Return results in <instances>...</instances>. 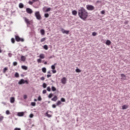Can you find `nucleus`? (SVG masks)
Wrapping results in <instances>:
<instances>
[{
  "instance_id": "obj_44",
  "label": "nucleus",
  "mask_w": 130,
  "mask_h": 130,
  "mask_svg": "<svg viewBox=\"0 0 130 130\" xmlns=\"http://www.w3.org/2000/svg\"><path fill=\"white\" fill-rule=\"evenodd\" d=\"M61 102H66V99L64 98H61Z\"/></svg>"
},
{
  "instance_id": "obj_9",
  "label": "nucleus",
  "mask_w": 130,
  "mask_h": 130,
  "mask_svg": "<svg viewBox=\"0 0 130 130\" xmlns=\"http://www.w3.org/2000/svg\"><path fill=\"white\" fill-rule=\"evenodd\" d=\"M120 77H121V79L122 80H126V76L124 74L122 73V74H120Z\"/></svg>"
},
{
  "instance_id": "obj_51",
  "label": "nucleus",
  "mask_w": 130,
  "mask_h": 130,
  "mask_svg": "<svg viewBox=\"0 0 130 130\" xmlns=\"http://www.w3.org/2000/svg\"><path fill=\"white\" fill-rule=\"evenodd\" d=\"M33 117H34V114H30L29 115V117H30V118H33Z\"/></svg>"
},
{
  "instance_id": "obj_21",
  "label": "nucleus",
  "mask_w": 130,
  "mask_h": 130,
  "mask_svg": "<svg viewBox=\"0 0 130 130\" xmlns=\"http://www.w3.org/2000/svg\"><path fill=\"white\" fill-rule=\"evenodd\" d=\"M40 59H42L45 58V55H44V54H43V53L40 54Z\"/></svg>"
},
{
  "instance_id": "obj_30",
  "label": "nucleus",
  "mask_w": 130,
  "mask_h": 130,
  "mask_svg": "<svg viewBox=\"0 0 130 130\" xmlns=\"http://www.w3.org/2000/svg\"><path fill=\"white\" fill-rule=\"evenodd\" d=\"M44 16H45V18H48L49 17V14L48 13H45Z\"/></svg>"
},
{
  "instance_id": "obj_61",
  "label": "nucleus",
  "mask_w": 130,
  "mask_h": 130,
  "mask_svg": "<svg viewBox=\"0 0 130 130\" xmlns=\"http://www.w3.org/2000/svg\"><path fill=\"white\" fill-rule=\"evenodd\" d=\"M44 64H46V65L47 64V61H45V62H44Z\"/></svg>"
},
{
  "instance_id": "obj_36",
  "label": "nucleus",
  "mask_w": 130,
  "mask_h": 130,
  "mask_svg": "<svg viewBox=\"0 0 130 130\" xmlns=\"http://www.w3.org/2000/svg\"><path fill=\"white\" fill-rule=\"evenodd\" d=\"M17 64H18V63H17V61H14V62H13V66H14V67L17 66Z\"/></svg>"
},
{
  "instance_id": "obj_55",
  "label": "nucleus",
  "mask_w": 130,
  "mask_h": 130,
  "mask_svg": "<svg viewBox=\"0 0 130 130\" xmlns=\"http://www.w3.org/2000/svg\"><path fill=\"white\" fill-rule=\"evenodd\" d=\"M52 72H53V74H55L56 73V70H52Z\"/></svg>"
},
{
  "instance_id": "obj_10",
  "label": "nucleus",
  "mask_w": 130,
  "mask_h": 130,
  "mask_svg": "<svg viewBox=\"0 0 130 130\" xmlns=\"http://www.w3.org/2000/svg\"><path fill=\"white\" fill-rule=\"evenodd\" d=\"M26 11L29 14H31L33 13V11L30 8H26Z\"/></svg>"
},
{
  "instance_id": "obj_59",
  "label": "nucleus",
  "mask_w": 130,
  "mask_h": 130,
  "mask_svg": "<svg viewBox=\"0 0 130 130\" xmlns=\"http://www.w3.org/2000/svg\"><path fill=\"white\" fill-rule=\"evenodd\" d=\"M96 4L101 3V2L100 1H97L96 2Z\"/></svg>"
},
{
  "instance_id": "obj_15",
  "label": "nucleus",
  "mask_w": 130,
  "mask_h": 130,
  "mask_svg": "<svg viewBox=\"0 0 130 130\" xmlns=\"http://www.w3.org/2000/svg\"><path fill=\"white\" fill-rule=\"evenodd\" d=\"M52 101L56 102L57 100V96L56 95H55L52 99H51Z\"/></svg>"
},
{
  "instance_id": "obj_48",
  "label": "nucleus",
  "mask_w": 130,
  "mask_h": 130,
  "mask_svg": "<svg viewBox=\"0 0 130 130\" xmlns=\"http://www.w3.org/2000/svg\"><path fill=\"white\" fill-rule=\"evenodd\" d=\"M52 107L53 108H56V105H55V104L52 105Z\"/></svg>"
},
{
  "instance_id": "obj_23",
  "label": "nucleus",
  "mask_w": 130,
  "mask_h": 130,
  "mask_svg": "<svg viewBox=\"0 0 130 130\" xmlns=\"http://www.w3.org/2000/svg\"><path fill=\"white\" fill-rule=\"evenodd\" d=\"M15 77L16 78H19V77H20L19 74L18 72H16L15 74Z\"/></svg>"
},
{
  "instance_id": "obj_33",
  "label": "nucleus",
  "mask_w": 130,
  "mask_h": 130,
  "mask_svg": "<svg viewBox=\"0 0 130 130\" xmlns=\"http://www.w3.org/2000/svg\"><path fill=\"white\" fill-rule=\"evenodd\" d=\"M97 35V32L94 31L92 32V36L93 37H95Z\"/></svg>"
},
{
  "instance_id": "obj_41",
  "label": "nucleus",
  "mask_w": 130,
  "mask_h": 130,
  "mask_svg": "<svg viewBox=\"0 0 130 130\" xmlns=\"http://www.w3.org/2000/svg\"><path fill=\"white\" fill-rule=\"evenodd\" d=\"M47 91H48L49 92L51 91V88L50 86L47 87Z\"/></svg>"
},
{
  "instance_id": "obj_11",
  "label": "nucleus",
  "mask_w": 130,
  "mask_h": 130,
  "mask_svg": "<svg viewBox=\"0 0 130 130\" xmlns=\"http://www.w3.org/2000/svg\"><path fill=\"white\" fill-rule=\"evenodd\" d=\"M24 115V112H18L17 116L19 117H22Z\"/></svg>"
},
{
  "instance_id": "obj_24",
  "label": "nucleus",
  "mask_w": 130,
  "mask_h": 130,
  "mask_svg": "<svg viewBox=\"0 0 130 130\" xmlns=\"http://www.w3.org/2000/svg\"><path fill=\"white\" fill-rule=\"evenodd\" d=\"M61 104V101H57V103H56V106H58Z\"/></svg>"
},
{
  "instance_id": "obj_31",
  "label": "nucleus",
  "mask_w": 130,
  "mask_h": 130,
  "mask_svg": "<svg viewBox=\"0 0 130 130\" xmlns=\"http://www.w3.org/2000/svg\"><path fill=\"white\" fill-rule=\"evenodd\" d=\"M52 91H56V88L54 86H52Z\"/></svg>"
},
{
  "instance_id": "obj_64",
  "label": "nucleus",
  "mask_w": 130,
  "mask_h": 130,
  "mask_svg": "<svg viewBox=\"0 0 130 130\" xmlns=\"http://www.w3.org/2000/svg\"><path fill=\"white\" fill-rule=\"evenodd\" d=\"M21 77H24L23 74H21Z\"/></svg>"
},
{
  "instance_id": "obj_14",
  "label": "nucleus",
  "mask_w": 130,
  "mask_h": 130,
  "mask_svg": "<svg viewBox=\"0 0 130 130\" xmlns=\"http://www.w3.org/2000/svg\"><path fill=\"white\" fill-rule=\"evenodd\" d=\"M40 32H41V35L42 36H44V35L45 34V31L44 29H41V30H40Z\"/></svg>"
},
{
  "instance_id": "obj_40",
  "label": "nucleus",
  "mask_w": 130,
  "mask_h": 130,
  "mask_svg": "<svg viewBox=\"0 0 130 130\" xmlns=\"http://www.w3.org/2000/svg\"><path fill=\"white\" fill-rule=\"evenodd\" d=\"M7 71H8V68L7 67H5L4 69L3 73H6Z\"/></svg>"
},
{
  "instance_id": "obj_39",
  "label": "nucleus",
  "mask_w": 130,
  "mask_h": 130,
  "mask_svg": "<svg viewBox=\"0 0 130 130\" xmlns=\"http://www.w3.org/2000/svg\"><path fill=\"white\" fill-rule=\"evenodd\" d=\"M37 61H38V63H41V62H42V60H41V59L39 58V59H37Z\"/></svg>"
},
{
  "instance_id": "obj_6",
  "label": "nucleus",
  "mask_w": 130,
  "mask_h": 130,
  "mask_svg": "<svg viewBox=\"0 0 130 130\" xmlns=\"http://www.w3.org/2000/svg\"><path fill=\"white\" fill-rule=\"evenodd\" d=\"M15 40L17 42H23L24 40L23 38H21L18 36H15Z\"/></svg>"
},
{
  "instance_id": "obj_17",
  "label": "nucleus",
  "mask_w": 130,
  "mask_h": 130,
  "mask_svg": "<svg viewBox=\"0 0 130 130\" xmlns=\"http://www.w3.org/2000/svg\"><path fill=\"white\" fill-rule=\"evenodd\" d=\"M77 13H78V12L76 10L72 11V15L76 16L77 15Z\"/></svg>"
},
{
  "instance_id": "obj_46",
  "label": "nucleus",
  "mask_w": 130,
  "mask_h": 130,
  "mask_svg": "<svg viewBox=\"0 0 130 130\" xmlns=\"http://www.w3.org/2000/svg\"><path fill=\"white\" fill-rule=\"evenodd\" d=\"M101 14L102 15H104L105 14V10H102L101 11Z\"/></svg>"
},
{
  "instance_id": "obj_5",
  "label": "nucleus",
  "mask_w": 130,
  "mask_h": 130,
  "mask_svg": "<svg viewBox=\"0 0 130 130\" xmlns=\"http://www.w3.org/2000/svg\"><path fill=\"white\" fill-rule=\"evenodd\" d=\"M86 9L88 11H93L94 10V7L92 5H86Z\"/></svg>"
},
{
  "instance_id": "obj_4",
  "label": "nucleus",
  "mask_w": 130,
  "mask_h": 130,
  "mask_svg": "<svg viewBox=\"0 0 130 130\" xmlns=\"http://www.w3.org/2000/svg\"><path fill=\"white\" fill-rule=\"evenodd\" d=\"M23 19L26 23L27 27H28L29 25L31 24V21L29 20V19H27L26 17H23Z\"/></svg>"
},
{
  "instance_id": "obj_16",
  "label": "nucleus",
  "mask_w": 130,
  "mask_h": 130,
  "mask_svg": "<svg viewBox=\"0 0 130 130\" xmlns=\"http://www.w3.org/2000/svg\"><path fill=\"white\" fill-rule=\"evenodd\" d=\"M21 61H22L24 62V61H25V60H26V57H25L24 56L22 55V56H21Z\"/></svg>"
},
{
  "instance_id": "obj_7",
  "label": "nucleus",
  "mask_w": 130,
  "mask_h": 130,
  "mask_svg": "<svg viewBox=\"0 0 130 130\" xmlns=\"http://www.w3.org/2000/svg\"><path fill=\"white\" fill-rule=\"evenodd\" d=\"M60 31H61V32H62V33H63V34H66V35H68L70 32L69 30H65L63 28H60Z\"/></svg>"
},
{
  "instance_id": "obj_42",
  "label": "nucleus",
  "mask_w": 130,
  "mask_h": 130,
  "mask_svg": "<svg viewBox=\"0 0 130 130\" xmlns=\"http://www.w3.org/2000/svg\"><path fill=\"white\" fill-rule=\"evenodd\" d=\"M4 118L3 116H0V122H2Z\"/></svg>"
},
{
  "instance_id": "obj_35",
  "label": "nucleus",
  "mask_w": 130,
  "mask_h": 130,
  "mask_svg": "<svg viewBox=\"0 0 130 130\" xmlns=\"http://www.w3.org/2000/svg\"><path fill=\"white\" fill-rule=\"evenodd\" d=\"M53 96V94L52 93L49 94V95H48V98L49 99H51Z\"/></svg>"
},
{
  "instance_id": "obj_37",
  "label": "nucleus",
  "mask_w": 130,
  "mask_h": 130,
  "mask_svg": "<svg viewBox=\"0 0 130 130\" xmlns=\"http://www.w3.org/2000/svg\"><path fill=\"white\" fill-rule=\"evenodd\" d=\"M47 86V85L45 83H43V87H44V88H46Z\"/></svg>"
},
{
  "instance_id": "obj_53",
  "label": "nucleus",
  "mask_w": 130,
  "mask_h": 130,
  "mask_svg": "<svg viewBox=\"0 0 130 130\" xmlns=\"http://www.w3.org/2000/svg\"><path fill=\"white\" fill-rule=\"evenodd\" d=\"M51 77V75H50V74L47 75V78H49Z\"/></svg>"
},
{
  "instance_id": "obj_13",
  "label": "nucleus",
  "mask_w": 130,
  "mask_h": 130,
  "mask_svg": "<svg viewBox=\"0 0 130 130\" xmlns=\"http://www.w3.org/2000/svg\"><path fill=\"white\" fill-rule=\"evenodd\" d=\"M128 108V106L126 105H123L122 106V110H126Z\"/></svg>"
},
{
  "instance_id": "obj_28",
  "label": "nucleus",
  "mask_w": 130,
  "mask_h": 130,
  "mask_svg": "<svg viewBox=\"0 0 130 130\" xmlns=\"http://www.w3.org/2000/svg\"><path fill=\"white\" fill-rule=\"evenodd\" d=\"M43 48H44V49L46 50H48V46L47 45H45Z\"/></svg>"
},
{
  "instance_id": "obj_50",
  "label": "nucleus",
  "mask_w": 130,
  "mask_h": 130,
  "mask_svg": "<svg viewBox=\"0 0 130 130\" xmlns=\"http://www.w3.org/2000/svg\"><path fill=\"white\" fill-rule=\"evenodd\" d=\"M34 2H31V1H29L28 2V4L30 5H32Z\"/></svg>"
},
{
  "instance_id": "obj_3",
  "label": "nucleus",
  "mask_w": 130,
  "mask_h": 130,
  "mask_svg": "<svg viewBox=\"0 0 130 130\" xmlns=\"http://www.w3.org/2000/svg\"><path fill=\"white\" fill-rule=\"evenodd\" d=\"M26 83V84H28L29 82L27 81V80H25L23 79H21L19 82L18 84L22 85Z\"/></svg>"
},
{
  "instance_id": "obj_34",
  "label": "nucleus",
  "mask_w": 130,
  "mask_h": 130,
  "mask_svg": "<svg viewBox=\"0 0 130 130\" xmlns=\"http://www.w3.org/2000/svg\"><path fill=\"white\" fill-rule=\"evenodd\" d=\"M42 100V99L41 98V95H39V97H38V101H41Z\"/></svg>"
},
{
  "instance_id": "obj_29",
  "label": "nucleus",
  "mask_w": 130,
  "mask_h": 130,
  "mask_svg": "<svg viewBox=\"0 0 130 130\" xmlns=\"http://www.w3.org/2000/svg\"><path fill=\"white\" fill-rule=\"evenodd\" d=\"M75 72L76 73H81V70L80 69H79V68H77L76 70H75Z\"/></svg>"
},
{
  "instance_id": "obj_63",
  "label": "nucleus",
  "mask_w": 130,
  "mask_h": 130,
  "mask_svg": "<svg viewBox=\"0 0 130 130\" xmlns=\"http://www.w3.org/2000/svg\"><path fill=\"white\" fill-rule=\"evenodd\" d=\"M2 52V50L1 49V47H0V53Z\"/></svg>"
},
{
  "instance_id": "obj_12",
  "label": "nucleus",
  "mask_w": 130,
  "mask_h": 130,
  "mask_svg": "<svg viewBox=\"0 0 130 130\" xmlns=\"http://www.w3.org/2000/svg\"><path fill=\"white\" fill-rule=\"evenodd\" d=\"M105 44L107 46H110L111 44V41L109 40H106Z\"/></svg>"
},
{
  "instance_id": "obj_56",
  "label": "nucleus",
  "mask_w": 130,
  "mask_h": 130,
  "mask_svg": "<svg viewBox=\"0 0 130 130\" xmlns=\"http://www.w3.org/2000/svg\"><path fill=\"white\" fill-rule=\"evenodd\" d=\"M40 5V3H39V4H38V6H35V8H36V9H38V8H39V6Z\"/></svg>"
},
{
  "instance_id": "obj_8",
  "label": "nucleus",
  "mask_w": 130,
  "mask_h": 130,
  "mask_svg": "<svg viewBox=\"0 0 130 130\" xmlns=\"http://www.w3.org/2000/svg\"><path fill=\"white\" fill-rule=\"evenodd\" d=\"M67 81V78H66V77H63L61 79V83L62 84H63V85L66 84Z\"/></svg>"
},
{
  "instance_id": "obj_49",
  "label": "nucleus",
  "mask_w": 130,
  "mask_h": 130,
  "mask_svg": "<svg viewBox=\"0 0 130 130\" xmlns=\"http://www.w3.org/2000/svg\"><path fill=\"white\" fill-rule=\"evenodd\" d=\"M23 98H24V99L26 100L27 98V95L26 94H24L23 95Z\"/></svg>"
},
{
  "instance_id": "obj_22",
  "label": "nucleus",
  "mask_w": 130,
  "mask_h": 130,
  "mask_svg": "<svg viewBox=\"0 0 130 130\" xmlns=\"http://www.w3.org/2000/svg\"><path fill=\"white\" fill-rule=\"evenodd\" d=\"M57 63H54V64L52 65V66H51V68H52V70H55V66H56Z\"/></svg>"
},
{
  "instance_id": "obj_18",
  "label": "nucleus",
  "mask_w": 130,
  "mask_h": 130,
  "mask_svg": "<svg viewBox=\"0 0 130 130\" xmlns=\"http://www.w3.org/2000/svg\"><path fill=\"white\" fill-rule=\"evenodd\" d=\"M46 116H47L48 118H51L52 115L48 113V111H47V112H46Z\"/></svg>"
},
{
  "instance_id": "obj_27",
  "label": "nucleus",
  "mask_w": 130,
  "mask_h": 130,
  "mask_svg": "<svg viewBox=\"0 0 130 130\" xmlns=\"http://www.w3.org/2000/svg\"><path fill=\"white\" fill-rule=\"evenodd\" d=\"M51 10V8L49 7L48 8H47V10L46 11H45V12L47 13L50 12Z\"/></svg>"
},
{
  "instance_id": "obj_45",
  "label": "nucleus",
  "mask_w": 130,
  "mask_h": 130,
  "mask_svg": "<svg viewBox=\"0 0 130 130\" xmlns=\"http://www.w3.org/2000/svg\"><path fill=\"white\" fill-rule=\"evenodd\" d=\"M11 42H12V43L13 44H14V43H15V41L14 38H12L11 39Z\"/></svg>"
},
{
  "instance_id": "obj_52",
  "label": "nucleus",
  "mask_w": 130,
  "mask_h": 130,
  "mask_svg": "<svg viewBox=\"0 0 130 130\" xmlns=\"http://www.w3.org/2000/svg\"><path fill=\"white\" fill-rule=\"evenodd\" d=\"M8 56L9 57H11L12 56V54L11 53H9Z\"/></svg>"
},
{
  "instance_id": "obj_26",
  "label": "nucleus",
  "mask_w": 130,
  "mask_h": 130,
  "mask_svg": "<svg viewBox=\"0 0 130 130\" xmlns=\"http://www.w3.org/2000/svg\"><path fill=\"white\" fill-rule=\"evenodd\" d=\"M10 102L11 103H14L15 102V98L14 97H12L10 99Z\"/></svg>"
},
{
  "instance_id": "obj_20",
  "label": "nucleus",
  "mask_w": 130,
  "mask_h": 130,
  "mask_svg": "<svg viewBox=\"0 0 130 130\" xmlns=\"http://www.w3.org/2000/svg\"><path fill=\"white\" fill-rule=\"evenodd\" d=\"M19 7L20 9H23L24 8V5L21 3L19 4Z\"/></svg>"
},
{
  "instance_id": "obj_54",
  "label": "nucleus",
  "mask_w": 130,
  "mask_h": 130,
  "mask_svg": "<svg viewBox=\"0 0 130 130\" xmlns=\"http://www.w3.org/2000/svg\"><path fill=\"white\" fill-rule=\"evenodd\" d=\"M44 80H45V77H41V80L44 81Z\"/></svg>"
},
{
  "instance_id": "obj_25",
  "label": "nucleus",
  "mask_w": 130,
  "mask_h": 130,
  "mask_svg": "<svg viewBox=\"0 0 130 130\" xmlns=\"http://www.w3.org/2000/svg\"><path fill=\"white\" fill-rule=\"evenodd\" d=\"M42 72H43V73H46V68L45 67H43V68H42Z\"/></svg>"
},
{
  "instance_id": "obj_1",
  "label": "nucleus",
  "mask_w": 130,
  "mask_h": 130,
  "mask_svg": "<svg viewBox=\"0 0 130 130\" xmlns=\"http://www.w3.org/2000/svg\"><path fill=\"white\" fill-rule=\"evenodd\" d=\"M78 15L79 17L83 21H86L88 17V12L83 7H81L78 10Z\"/></svg>"
},
{
  "instance_id": "obj_62",
  "label": "nucleus",
  "mask_w": 130,
  "mask_h": 130,
  "mask_svg": "<svg viewBox=\"0 0 130 130\" xmlns=\"http://www.w3.org/2000/svg\"><path fill=\"white\" fill-rule=\"evenodd\" d=\"M34 101H35V102H37V99H34Z\"/></svg>"
},
{
  "instance_id": "obj_57",
  "label": "nucleus",
  "mask_w": 130,
  "mask_h": 130,
  "mask_svg": "<svg viewBox=\"0 0 130 130\" xmlns=\"http://www.w3.org/2000/svg\"><path fill=\"white\" fill-rule=\"evenodd\" d=\"M34 3L39 2V0H31Z\"/></svg>"
},
{
  "instance_id": "obj_60",
  "label": "nucleus",
  "mask_w": 130,
  "mask_h": 130,
  "mask_svg": "<svg viewBox=\"0 0 130 130\" xmlns=\"http://www.w3.org/2000/svg\"><path fill=\"white\" fill-rule=\"evenodd\" d=\"M47 73H48V74H50L51 71H48Z\"/></svg>"
},
{
  "instance_id": "obj_2",
  "label": "nucleus",
  "mask_w": 130,
  "mask_h": 130,
  "mask_svg": "<svg viewBox=\"0 0 130 130\" xmlns=\"http://www.w3.org/2000/svg\"><path fill=\"white\" fill-rule=\"evenodd\" d=\"M35 16L37 20L40 21L42 19V17L39 11H36L35 12Z\"/></svg>"
},
{
  "instance_id": "obj_38",
  "label": "nucleus",
  "mask_w": 130,
  "mask_h": 130,
  "mask_svg": "<svg viewBox=\"0 0 130 130\" xmlns=\"http://www.w3.org/2000/svg\"><path fill=\"white\" fill-rule=\"evenodd\" d=\"M36 102H31V105L32 106H33V107L36 106Z\"/></svg>"
},
{
  "instance_id": "obj_47",
  "label": "nucleus",
  "mask_w": 130,
  "mask_h": 130,
  "mask_svg": "<svg viewBox=\"0 0 130 130\" xmlns=\"http://www.w3.org/2000/svg\"><path fill=\"white\" fill-rule=\"evenodd\" d=\"M47 93L46 89L43 90V94H46Z\"/></svg>"
},
{
  "instance_id": "obj_43",
  "label": "nucleus",
  "mask_w": 130,
  "mask_h": 130,
  "mask_svg": "<svg viewBox=\"0 0 130 130\" xmlns=\"http://www.w3.org/2000/svg\"><path fill=\"white\" fill-rule=\"evenodd\" d=\"M6 113L7 115H10L11 114L10 111L9 110H7L6 112Z\"/></svg>"
},
{
  "instance_id": "obj_58",
  "label": "nucleus",
  "mask_w": 130,
  "mask_h": 130,
  "mask_svg": "<svg viewBox=\"0 0 130 130\" xmlns=\"http://www.w3.org/2000/svg\"><path fill=\"white\" fill-rule=\"evenodd\" d=\"M14 130H21V128H15Z\"/></svg>"
},
{
  "instance_id": "obj_19",
  "label": "nucleus",
  "mask_w": 130,
  "mask_h": 130,
  "mask_svg": "<svg viewBox=\"0 0 130 130\" xmlns=\"http://www.w3.org/2000/svg\"><path fill=\"white\" fill-rule=\"evenodd\" d=\"M21 68H22V69L23 70H25V71L27 70V69H28L27 67L26 66H24V65H23V66H22Z\"/></svg>"
},
{
  "instance_id": "obj_32",
  "label": "nucleus",
  "mask_w": 130,
  "mask_h": 130,
  "mask_svg": "<svg viewBox=\"0 0 130 130\" xmlns=\"http://www.w3.org/2000/svg\"><path fill=\"white\" fill-rule=\"evenodd\" d=\"M46 40V38H43L41 39V43H43L45 41V40Z\"/></svg>"
}]
</instances>
